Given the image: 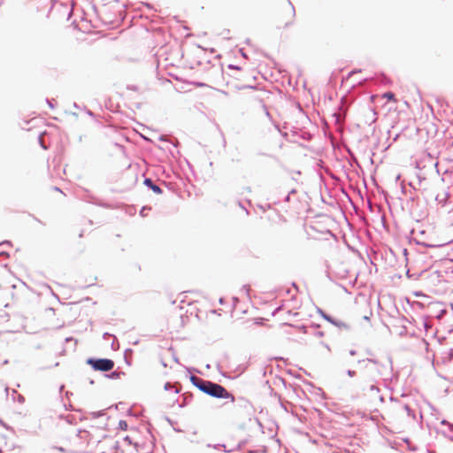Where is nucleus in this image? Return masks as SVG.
Listing matches in <instances>:
<instances>
[{
	"label": "nucleus",
	"instance_id": "obj_1",
	"mask_svg": "<svg viewBox=\"0 0 453 453\" xmlns=\"http://www.w3.org/2000/svg\"><path fill=\"white\" fill-rule=\"evenodd\" d=\"M191 381L196 388L209 395L218 398H228L230 396V394L219 384L203 380L196 376L191 377Z\"/></svg>",
	"mask_w": 453,
	"mask_h": 453
},
{
	"label": "nucleus",
	"instance_id": "obj_12",
	"mask_svg": "<svg viewBox=\"0 0 453 453\" xmlns=\"http://www.w3.org/2000/svg\"><path fill=\"white\" fill-rule=\"evenodd\" d=\"M144 210H145V209L143 208V209L141 211V213H142V215H143V214H145Z\"/></svg>",
	"mask_w": 453,
	"mask_h": 453
},
{
	"label": "nucleus",
	"instance_id": "obj_14",
	"mask_svg": "<svg viewBox=\"0 0 453 453\" xmlns=\"http://www.w3.org/2000/svg\"><path fill=\"white\" fill-rule=\"evenodd\" d=\"M399 179H400V175L398 174V175L396 176V180H398Z\"/></svg>",
	"mask_w": 453,
	"mask_h": 453
},
{
	"label": "nucleus",
	"instance_id": "obj_4",
	"mask_svg": "<svg viewBox=\"0 0 453 453\" xmlns=\"http://www.w3.org/2000/svg\"><path fill=\"white\" fill-rule=\"evenodd\" d=\"M144 183H145L146 185H148L149 187H150V188H151L155 193H157V194L161 193V188H160L158 186L154 185V184L152 183L151 180H150V179H146V180H145V181H144Z\"/></svg>",
	"mask_w": 453,
	"mask_h": 453
},
{
	"label": "nucleus",
	"instance_id": "obj_10",
	"mask_svg": "<svg viewBox=\"0 0 453 453\" xmlns=\"http://www.w3.org/2000/svg\"><path fill=\"white\" fill-rule=\"evenodd\" d=\"M323 334H324L323 332H320V331L317 333V335L319 337L323 336Z\"/></svg>",
	"mask_w": 453,
	"mask_h": 453
},
{
	"label": "nucleus",
	"instance_id": "obj_6",
	"mask_svg": "<svg viewBox=\"0 0 453 453\" xmlns=\"http://www.w3.org/2000/svg\"><path fill=\"white\" fill-rule=\"evenodd\" d=\"M173 388V386H172L170 383H166V384L165 385V388L166 390H168V389H170V388Z\"/></svg>",
	"mask_w": 453,
	"mask_h": 453
},
{
	"label": "nucleus",
	"instance_id": "obj_11",
	"mask_svg": "<svg viewBox=\"0 0 453 453\" xmlns=\"http://www.w3.org/2000/svg\"><path fill=\"white\" fill-rule=\"evenodd\" d=\"M356 354V351L355 350H351L350 351V355L354 356Z\"/></svg>",
	"mask_w": 453,
	"mask_h": 453
},
{
	"label": "nucleus",
	"instance_id": "obj_3",
	"mask_svg": "<svg viewBox=\"0 0 453 453\" xmlns=\"http://www.w3.org/2000/svg\"><path fill=\"white\" fill-rule=\"evenodd\" d=\"M319 314L321 315V317L326 320L327 322H329L330 324H332L333 326H336L337 328H339L340 330H345V331H348L350 329V326L342 320V319H335V318H333L329 315H327L326 313H325L323 311H319Z\"/></svg>",
	"mask_w": 453,
	"mask_h": 453
},
{
	"label": "nucleus",
	"instance_id": "obj_13",
	"mask_svg": "<svg viewBox=\"0 0 453 453\" xmlns=\"http://www.w3.org/2000/svg\"><path fill=\"white\" fill-rule=\"evenodd\" d=\"M144 210H145V209L143 208V209L141 211V213H142V215H143V214H145Z\"/></svg>",
	"mask_w": 453,
	"mask_h": 453
},
{
	"label": "nucleus",
	"instance_id": "obj_8",
	"mask_svg": "<svg viewBox=\"0 0 453 453\" xmlns=\"http://www.w3.org/2000/svg\"><path fill=\"white\" fill-rule=\"evenodd\" d=\"M348 374L351 377L354 375V372L353 371H348Z\"/></svg>",
	"mask_w": 453,
	"mask_h": 453
},
{
	"label": "nucleus",
	"instance_id": "obj_7",
	"mask_svg": "<svg viewBox=\"0 0 453 453\" xmlns=\"http://www.w3.org/2000/svg\"><path fill=\"white\" fill-rule=\"evenodd\" d=\"M19 401L21 403L24 402V397L20 395H19Z\"/></svg>",
	"mask_w": 453,
	"mask_h": 453
},
{
	"label": "nucleus",
	"instance_id": "obj_15",
	"mask_svg": "<svg viewBox=\"0 0 453 453\" xmlns=\"http://www.w3.org/2000/svg\"><path fill=\"white\" fill-rule=\"evenodd\" d=\"M450 430L453 431V425H450Z\"/></svg>",
	"mask_w": 453,
	"mask_h": 453
},
{
	"label": "nucleus",
	"instance_id": "obj_5",
	"mask_svg": "<svg viewBox=\"0 0 453 453\" xmlns=\"http://www.w3.org/2000/svg\"><path fill=\"white\" fill-rule=\"evenodd\" d=\"M382 97L387 98L388 100H395V96L391 92H387L383 94Z\"/></svg>",
	"mask_w": 453,
	"mask_h": 453
},
{
	"label": "nucleus",
	"instance_id": "obj_9",
	"mask_svg": "<svg viewBox=\"0 0 453 453\" xmlns=\"http://www.w3.org/2000/svg\"><path fill=\"white\" fill-rule=\"evenodd\" d=\"M321 344H322L325 348H326L328 350H330V349H329V347H328V345H327V344H326V343H324V342H321Z\"/></svg>",
	"mask_w": 453,
	"mask_h": 453
},
{
	"label": "nucleus",
	"instance_id": "obj_2",
	"mask_svg": "<svg viewBox=\"0 0 453 453\" xmlns=\"http://www.w3.org/2000/svg\"><path fill=\"white\" fill-rule=\"evenodd\" d=\"M88 363L92 365L95 370L108 372L114 366L113 361L111 359H88Z\"/></svg>",
	"mask_w": 453,
	"mask_h": 453
}]
</instances>
